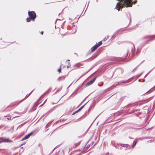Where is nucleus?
<instances>
[{
	"mask_svg": "<svg viewBox=\"0 0 155 155\" xmlns=\"http://www.w3.org/2000/svg\"><path fill=\"white\" fill-rule=\"evenodd\" d=\"M28 13L30 17L31 18V19H33L34 21V19L36 17V14L35 12L33 11H29Z\"/></svg>",
	"mask_w": 155,
	"mask_h": 155,
	"instance_id": "obj_1",
	"label": "nucleus"
},
{
	"mask_svg": "<svg viewBox=\"0 0 155 155\" xmlns=\"http://www.w3.org/2000/svg\"><path fill=\"white\" fill-rule=\"evenodd\" d=\"M12 142V141L8 139L0 138V142Z\"/></svg>",
	"mask_w": 155,
	"mask_h": 155,
	"instance_id": "obj_2",
	"label": "nucleus"
},
{
	"mask_svg": "<svg viewBox=\"0 0 155 155\" xmlns=\"http://www.w3.org/2000/svg\"><path fill=\"white\" fill-rule=\"evenodd\" d=\"M96 79V77L94 78L91 81H89L87 84V85H90L92 84L95 81Z\"/></svg>",
	"mask_w": 155,
	"mask_h": 155,
	"instance_id": "obj_3",
	"label": "nucleus"
},
{
	"mask_svg": "<svg viewBox=\"0 0 155 155\" xmlns=\"http://www.w3.org/2000/svg\"><path fill=\"white\" fill-rule=\"evenodd\" d=\"M32 134V133H31L28 135H25V137L22 139V140H26Z\"/></svg>",
	"mask_w": 155,
	"mask_h": 155,
	"instance_id": "obj_4",
	"label": "nucleus"
},
{
	"mask_svg": "<svg viewBox=\"0 0 155 155\" xmlns=\"http://www.w3.org/2000/svg\"><path fill=\"white\" fill-rule=\"evenodd\" d=\"M98 48V46L95 45L93 47H92L91 48V51L92 52H93L97 48Z\"/></svg>",
	"mask_w": 155,
	"mask_h": 155,
	"instance_id": "obj_5",
	"label": "nucleus"
},
{
	"mask_svg": "<svg viewBox=\"0 0 155 155\" xmlns=\"http://www.w3.org/2000/svg\"><path fill=\"white\" fill-rule=\"evenodd\" d=\"M137 143V140L136 141H134L133 144L132 145V147H134V146H135Z\"/></svg>",
	"mask_w": 155,
	"mask_h": 155,
	"instance_id": "obj_6",
	"label": "nucleus"
},
{
	"mask_svg": "<svg viewBox=\"0 0 155 155\" xmlns=\"http://www.w3.org/2000/svg\"><path fill=\"white\" fill-rule=\"evenodd\" d=\"M102 44V43L101 41H100L98 42V44H96V45L98 46V47L100 46Z\"/></svg>",
	"mask_w": 155,
	"mask_h": 155,
	"instance_id": "obj_7",
	"label": "nucleus"
},
{
	"mask_svg": "<svg viewBox=\"0 0 155 155\" xmlns=\"http://www.w3.org/2000/svg\"><path fill=\"white\" fill-rule=\"evenodd\" d=\"M109 36H106L105 38H104L103 40L104 41H105L106 40H107L109 38Z\"/></svg>",
	"mask_w": 155,
	"mask_h": 155,
	"instance_id": "obj_8",
	"label": "nucleus"
},
{
	"mask_svg": "<svg viewBox=\"0 0 155 155\" xmlns=\"http://www.w3.org/2000/svg\"><path fill=\"white\" fill-rule=\"evenodd\" d=\"M31 18L30 17L29 18H27L26 19L27 22H29L30 21H31Z\"/></svg>",
	"mask_w": 155,
	"mask_h": 155,
	"instance_id": "obj_9",
	"label": "nucleus"
},
{
	"mask_svg": "<svg viewBox=\"0 0 155 155\" xmlns=\"http://www.w3.org/2000/svg\"><path fill=\"white\" fill-rule=\"evenodd\" d=\"M84 107V106H82L81 107H80L78 110V111H77L75 112V113H76V112H77L78 111H79L80 110H81L83 107Z\"/></svg>",
	"mask_w": 155,
	"mask_h": 155,
	"instance_id": "obj_10",
	"label": "nucleus"
},
{
	"mask_svg": "<svg viewBox=\"0 0 155 155\" xmlns=\"http://www.w3.org/2000/svg\"><path fill=\"white\" fill-rule=\"evenodd\" d=\"M58 71L59 72H60L61 71V68L58 69Z\"/></svg>",
	"mask_w": 155,
	"mask_h": 155,
	"instance_id": "obj_11",
	"label": "nucleus"
},
{
	"mask_svg": "<svg viewBox=\"0 0 155 155\" xmlns=\"http://www.w3.org/2000/svg\"><path fill=\"white\" fill-rule=\"evenodd\" d=\"M43 31H41V35H43Z\"/></svg>",
	"mask_w": 155,
	"mask_h": 155,
	"instance_id": "obj_12",
	"label": "nucleus"
},
{
	"mask_svg": "<svg viewBox=\"0 0 155 155\" xmlns=\"http://www.w3.org/2000/svg\"><path fill=\"white\" fill-rule=\"evenodd\" d=\"M70 65H68L67 66V68H69L70 67Z\"/></svg>",
	"mask_w": 155,
	"mask_h": 155,
	"instance_id": "obj_13",
	"label": "nucleus"
},
{
	"mask_svg": "<svg viewBox=\"0 0 155 155\" xmlns=\"http://www.w3.org/2000/svg\"><path fill=\"white\" fill-rule=\"evenodd\" d=\"M46 100H46L45 101H44V102L43 104H44L46 102Z\"/></svg>",
	"mask_w": 155,
	"mask_h": 155,
	"instance_id": "obj_14",
	"label": "nucleus"
},
{
	"mask_svg": "<svg viewBox=\"0 0 155 155\" xmlns=\"http://www.w3.org/2000/svg\"><path fill=\"white\" fill-rule=\"evenodd\" d=\"M32 91H33L31 92L28 95V96L27 97H28L31 93L32 92Z\"/></svg>",
	"mask_w": 155,
	"mask_h": 155,
	"instance_id": "obj_15",
	"label": "nucleus"
},
{
	"mask_svg": "<svg viewBox=\"0 0 155 155\" xmlns=\"http://www.w3.org/2000/svg\"><path fill=\"white\" fill-rule=\"evenodd\" d=\"M23 144H21V145L20 146H22V145H23Z\"/></svg>",
	"mask_w": 155,
	"mask_h": 155,
	"instance_id": "obj_16",
	"label": "nucleus"
},
{
	"mask_svg": "<svg viewBox=\"0 0 155 155\" xmlns=\"http://www.w3.org/2000/svg\"><path fill=\"white\" fill-rule=\"evenodd\" d=\"M67 61H69V60H68Z\"/></svg>",
	"mask_w": 155,
	"mask_h": 155,
	"instance_id": "obj_17",
	"label": "nucleus"
},
{
	"mask_svg": "<svg viewBox=\"0 0 155 155\" xmlns=\"http://www.w3.org/2000/svg\"><path fill=\"white\" fill-rule=\"evenodd\" d=\"M18 117V116L15 117ZM14 118H15V117H14Z\"/></svg>",
	"mask_w": 155,
	"mask_h": 155,
	"instance_id": "obj_18",
	"label": "nucleus"
}]
</instances>
